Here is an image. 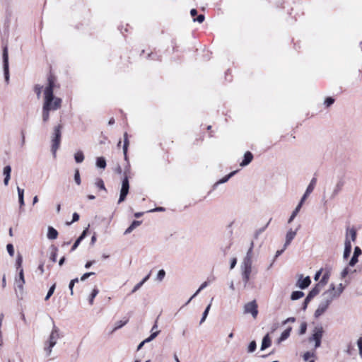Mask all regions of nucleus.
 Here are the masks:
<instances>
[{"label": "nucleus", "mask_w": 362, "mask_h": 362, "mask_svg": "<svg viewBox=\"0 0 362 362\" xmlns=\"http://www.w3.org/2000/svg\"><path fill=\"white\" fill-rule=\"evenodd\" d=\"M295 320H295V318H294V317H288V318H287V319L284 322V324H286V323H287V322H295Z\"/></svg>", "instance_id": "60"}, {"label": "nucleus", "mask_w": 362, "mask_h": 362, "mask_svg": "<svg viewBox=\"0 0 362 362\" xmlns=\"http://www.w3.org/2000/svg\"><path fill=\"white\" fill-rule=\"evenodd\" d=\"M18 195V202L20 204V206L22 207L24 206V189L17 187Z\"/></svg>", "instance_id": "28"}, {"label": "nucleus", "mask_w": 362, "mask_h": 362, "mask_svg": "<svg viewBox=\"0 0 362 362\" xmlns=\"http://www.w3.org/2000/svg\"><path fill=\"white\" fill-rule=\"evenodd\" d=\"M74 159L76 163H81L84 160V155L81 151H78L74 154Z\"/></svg>", "instance_id": "32"}, {"label": "nucleus", "mask_w": 362, "mask_h": 362, "mask_svg": "<svg viewBox=\"0 0 362 362\" xmlns=\"http://www.w3.org/2000/svg\"><path fill=\"white\" fill-rule=\"evenodd\" d=\"M238 172V170H235V171H233L231 172L230 173H229L228 175H226L225 177H223L222 179L219 180L218 182H216L215 184V186L218 185H220V184H223L225 182H226L230 177H232L236 173Z\"/></svg>", "instance_id": "29"}, {"label": "nucleus", "mask_w": 362, "mask_h": 362, "mask_svg": "<svg viewBox=\"0 0 362 362\" xmlns=\"http://www.w3.org/2000/svg\"><path fill=\"white\" fill-rule=\"evenodd\" d=\"M11 168L10 165H6L4 168L3 174L4 175V184L7 186L11 179Z\"/></svg>", "instance_id": "19"}, {"label": "nucleus", "mask_w": 362, "mask_h": 362, "mask_svg": "<svg viewBox=\"0 0 362 362\" xmlns=\"http://www.w3.org/2000/svg\"><path fill=\"white\" fill-rule=\"evenodd\" d=\"M96 166L104 169L106 167V160L103 157H98L96 160Z\"/></svg>", "instance_id": "33"}, {"label": "nucleus", "mask_w": 362, "mask_h": 362, "mask_svg": "<svg viewBox=\"0 0 362 362\" xmlns=\"http://www.w3.org/2000/svg\"><path fill=\"white\" fill-rule=\"evenodd\" d=\"M194 22L197 21L199 23H202L204 21V15H199L197 18H194L193 20Z\"/></svg>", "instance_id": "55"}, {"label": "nucleus", "mask_w": 362, "mask_h": 362, "mask_svg": "<svg viewBox=\"0 0 362 362\" xmlns=\"http://www.w3.org/2000/svg\"><path fill=\"white\" fill-rule=\"evenodd\" d=\"M328 288L334 293L335 297L338 298L343 293L345 286L341 283H340L337 286H336L334 284H329Z\"/></svg>", "instance_id": "12"}, {"label": "nucleus", "mask_w": 362, "mask_h": 362, "mask_svg": "<svg viewBox=\"0 0 362 362\" xmlns=\"http://www.w3.org/2000/svg\"><path fill=\"white\" fill-rule=\"evenodd\" d=\"M78 281V278H75L74 279H72L70 283H69V288L71 291V295H73L74 293V291H73V288L74 286V284L76 283H77Z\"/></svg>", "instance_id": "45"}, {"label": "nucleus", "mask_w": 362, "mask_h": 362, "mask_svg": "<svg viewBox=\"0 0 362 362\" xmlns=\"http://www.w3.org/2000/svg\"><path fill=\"white\" fill-rule=\"evenodd\" d=\"M322 286L317 283L315 285V286L313 288H312V290L308 294L307 301H310L313 298L319 294L320 291L322 290Z\"/></svg>", "instance_id": "15"}, {"label": "nucleus", "mask_w": 362, "mask_h": 362, "mask_svg": "<svg viewBox=\"0 0 362 362\" xmlns=\"http://www.w3.org/2000/svg\"><path fill=\"white\" fill-rule=\"evenodd\" d=\"M350 272L351 271L348 267L344 268L341 272V277L342 279L345 278Z\"/></svg>", "instance_id": "51"}, {"label": "nucleus", "mask_w": 362, "mask_h": 362, "mask_svg": "<svg viewBox=\"0 0 362 362\" xmlns=\"http://www.w3.org/2000/svg\"><path fill=\"white\" fill-rule=\"evenodd\" d=\"M141 221H134L132 224L126 229L124 231V235H127L131 233L136 227L140 226Z\"/></svg>", "instance_id": "26"}, {"label": "nucleus", "mask_w": 362, "mask_h": 362, "mask_svg": "<svg viewBox=\"0 0 362 362\" xmlns=\"http://www.w3.org/2000/svg\"><path fill=\"white\" fill-rule=\"evenodd\" d=\"M344 185V180L342 178H340L336 183L333 190L329 194H324L322 199V202L324 206L327 205V203L329 200L334 199V197L339 193V192L342 189V187Z\"/></svg>", "instance_id": "5"}, {"label": "nucleus", "mask_w": 362, "mask_h": 362, "mask_svg": "<svg viewBox=\"0 0 362 362\" xmlns=\"http://www.w3.org/2000/svg\"><path fill=\"white\" fill-rule=\"evenodd\" d=\"M323 335V328L321 326L315 327L311 336L309 337L308 341L310 342H315V348H318L321 345V339Z\"/></svg>", "instance_id": "7"}, {"label": "nucleus", "mask_w": 362, "mask_h": 362, "mask_svg": "<svg viewBox=\"0 0 362 362\" xmlns=\"http://www.w3.org/2000/svg\"><path fill=\"white\" fill-rule=\"evenodd\" d=\"M47 238L49 240H55L58 236L57 230L52 226H49L47 228Z\"/></svg>", "instance_id": "22"}, {"label": "nucleus", "mask_w": 362, "mask_h": 362, "mask_svg": "<svg viewBox=\"0 0 362 362\" xmlns=\"http://www.w3.org/2000/svg\"><path fill=\"white\" fill-rule=\"evenodd\" d=\"M88 228H86L81 233V235L80 236H81L82 238H83V239L86 238V236L87 235V232H88Z\"/></svg>", "instance_id": "62"}, {"label": "nucleus", "mask_w": 362, "mask_h": 362, "mask_svg": "<svg viewBox=\"0 0 362 362\" xmlns=\"http://www.w3.org/2000/svg\"><path fill=\"white\" fill-rule=\"evenodd\" d=\"M314 354L308 351L303 354V359L308 361L310 358L313 357Z\"/></svg>", "instance_id": "54"}, {"label": "nucleus", "mask_w": 362, "mask_h": 362, "mask_svg": "<svg viewBox=\"0 0 362 362\" xmlns=\"http://www.w3.org/2000/svg\"><path fill=\"white\" fill-rule=\"evenodd\" d=\"M6 250L11 257L14 255V247L12 244H8L6 245Z\"/></svg>", "instance_id": "46"}, {"label": "nucleus", "mask_w": 362, "mask_h": 362, "mask_svg": "<svg viewBox=\"0 0 362 362\" xmlns=\"http://www.w3.org/2000/svg\"><path fill=\"white\" fill-rule=\"evenodd\" d=\"M164 211V209L163 207H157L153 209H151L148 211L147 212H154V211Z\"/></svg>", "instance_id": "58"}, {"label": "nucleus", "mask_w": 362, "mask_h": 362, "mask_svg": "<svg viewBox=\"0 0 362 362\" xmlns=\"http://www.w3.org/2000/svg\"><path fill=\"white\" fill-rule=\"evenodd\" d=\"M78 219H79V215L77 213L75 212V213L73 214V219H72V221L71 222H67L66 225L69 226L72 223L78 221Z\"/></svg>", "instance_id": "49"}, {"label": "nucleus", "mask_w": 362, "mask_h": 362, "mask_svg": "<svg viewBox=\"0 0 362 362\" xmlns=\"http://www.w3.org/2000/svg\"><path fill=\"white\" fill-rule=\"evenodd\" d=\"M335 299H337V298L329 288L325 290L319 297L318 304L314 313V317L318 318L322 315Z\"/></svg>", "instance_id": "2"}, {"label": "nucleus", "mask_w": 362, "mask_h": 362, "mask_svg": "<svg viewBox=\"0 0 362 362\" xmlns=\"http://www.w3.org/2000/svg\"><path fill=\"white\" fill-rule=\"evenodd\" d=\"M54 83V78L52 76H49L47 84L43 90L42 119L45 122L48 121L50 111L57 110L61 107L62 99L53 94Z\"/></svg>", "instance_id": "1"}, {"label": "nucleus", "mask_w": 362, "mask_h": 362, "mask_svg": "<svg viewBox=\"0 0 362 362\" xmlns=\"http://www.w3.org/2000/svg\"><path fill=\"white\" fill-rule=\"evenodd\" d=\"M356 239V230L354 227H349L346 228L345 240H349L350 243L354 242Z\"/></svg>", "instance_id": "14"}, {"label": "nucleus", "mask_w": 362, "mask_h": 362, "mask_svg": "<svg viewBox=\"0 0 362 362\" xmlns=\"http://www.w3.org/2000/svg\"><path fill=\"white\" fill-rule=\"evenodd\" d=\"M149 341H146V339H144V341H142L138 346L137 347V350H139L142 348V346L146 344V343H148Z\"/></svg>", "instance_id": "59"}, {"label": "nucleus", "mask_w": 362, "mask_h": 362, "mask_svg": "<svg viewBox=\"0 0 362 362\" xmlns=\"http://www.w3.org/2000/svg\"><path fill=\"white\" fill-rule=\"evenodd\" d=\"M95 185L98 188L106 191V188L102 179L98 178L95 182Z\"/></svg>", "instance_id": "38"}, {"label": "nucleus", "mask_w": 362, "mask_h": 362, "mask_svg": "<svg viewBox=\"0 0 362 362\" xmlns=\"http://www.w3.org/2000/svg\"><path fill=\"white\" fill-rule=\"evenodd\" d=\"M243 311L245 314H250L255 319L258 315L257 304L255 300L247 303L244 305Z\"/></svg>", "instance_id": "8"}, {"label": "nucleus", "mask_w": 362, "mask_h": 362, "mask_svg": "<svg viewBox=\"0 0 362 362\" xmlns=\"http://www.w3.org/2000/svg\"><path fill=\"white\" fill-rule=\"evenodd\" d=\"M351 244L350 241L345 240L343 257L344 259L348 258L351 254Z\"/></svg>", "instance_id": "23"}, {"label": "nucleus", "mask_w": 362, "mask_h": 362, "mask_svg": "<svg viewBox=\"0 0 362 362\" xmlns=\"http://www.w3.org/2000/svg\"><path fill=\"white\" fill-rule=\"evenodd\" d=\"M99 291L98 288H94L88 297V302L90 305L93 304L94 298L98 294Z\"/></svg>", "instance_id": "34"}, {"label": "nucleus", "mask_w": 362, "mask_h": 362, "mask_svg": "<svg viewBox=\"0 0 362 362\" xmlns=\"http://www.w3.org/2000/svg\"><path fill=\"white\" fill-rule=\"evenodd\" d=\"M128 320H120V321H118L115 323V327L114 328V330H116L117 329H119L121 327H122L123 326H124L127 323Z\"/></svg>", "instance_id": "44"}, {"label": "nucleus", "mask_w": 362, "mask_h": 362, "mask_svg": "<svg viewBox=\"0 0 362 362\" xmlns=\"http://www.w3.org/2000/svg\"><path fill=\"white\" fill-rule=\"evenodd\" d=\"M42 86L40 85H37L35 86V91L37 95V98H40L41 92H42Z\"/></svg>", "instance_id": "52"}, {"label": "nucleus", "mask_w": 362, "mask_h": 362, "mask_svg": "<svg viewBox=\"0 0 362 362\" xmlns=\"http://www.w3.org/2000/svg\"><path fill=\"white\" fill-rule=\"evenodd\" d=\"M207 285H208V284H207V282H206V281H205V282L202 283V285L200 286V287L199 288V290H201V291H202V289H204V288H206V287L207 286Z\"/></svg>", "instance_id": "64"}, {"label": "nucleus", "mask_w": 362, "mask_h": 362, "mask_svg": "<svg viewBox=\"0 0 362 362\" xmlns=\"http://www.w3.org/2000/svg\"><path fill=\"white\" fill-rule=\"evenodd\" d=\"M254 247V243L252 242L250 243V247L248 249L245 257H244L243 262L240 264V269L242 272V276L243 279L245 282V286L249 281L250 279V275L252 273V250Z\"/></svg>", "instance_id": "4"}, {"label": "nucleus", "mask_w": 362, "mask_h": 362, "mask_svg": "<svg viewBox=\"0 0 362 362\" xmlns=\"http://www.w3.org/2000/svg\"><path fill=\"white\" fill-rule=\"evenodd\" d=\"M129 189V180L128 177L126 176L122 180V187L120 190L119 199L118 200V203H121L124 201Z\"/></svg>", "instance_id": "9"}, {"label": "nucleus", "mask_w": 362, "mask_h": 362, "mask_svg": "<svg viewBox=\"0 0 362 362\" xmlns=\"http://www.w3.org/2000/svg\"><path fill=\"white\" fill-rule=\"evenodd\" d=\"M93 263H94V262H93V261H89V262H86V264H85V267H86V269H88V268H90V267H91V265H92Z\"/></svg>", "instance_id": "63"}, {"label": "nucleus", "mask_w": 362, "mask_h": 362, "mask_svg": "<svg viewBox=\"0 0 362 362\" xmlns=\"http://www.w3.org/2000/svg\"><path fill=\"white\" fill-rule=\"evenodd\" d=\"M236 264H237V259L235 257H233L230 262V269H233L235 267Z\"/></svg>", "instance_id": "57"}, {"label": "nucleus", "mask_w": 362, "mask_h": 362, "mask_svg": "<svg viewBox=\"0 0 362 362\" xmlns=\"http://www.w3.org/2000/svg\"><path fill=\"white\" fill-rule=\"evenodd\" d=\"M74 181L76 183V185H81V177H80L79 171H78V169H76L75 170Z\"/></svg>", "instance_id": "43"}, {"label": "nucleus", "mask_w": 362, "mask_h": 362, "mask_svg": "<svg viewBox=\"0 0 362 362\" xmlns=\"http://www.w3.org/2000/svg\"><path fill=\"white\" fill-rule=\"evenodd\" d=\"M310 283L311 281L309 276L303 278V276H301L300 278L298 280L297 286L301 289H305L309 286Z\"/></svg>", "instance_id": "16"}, {"label": "nucleus", "mask_w": 362, "mask_h": 362, "mask_svg": "<svg viewBox=\"0 0 362 362\" xmlns=\"http://www.w3.org/2000/svg\"><path fill=\"white\" fill-rule=\"evenodd\" d=\"M3 62H4V71L5 80L6 82L9 81V71H8V54L7 47H4L3 50Z\"/></svg>", "instance_id": "10"}, {"label": "nucleus", "mask_w": 362, "mask_h": 362, "mask_svg": "<svg viewBox=\"0 0 362 362\" xmlns=\"http://www.w3.org/2000/svg\"><path fill=\"white\" fill-rule=\"evenodd\" d=\"M25 284L23 269H21L19 271L18 278L16 279V285L19 290H23Z\"/></svg>", "instance_id": "17"}, {"label": "nucleus", "mask_w": 362, "mask_h": 362, "mask_svg": "<svg viewBox=\"0 0 362 362\" xmlns=\"http://www.w3.org/2000/svg\"><path fill=\"white\" fill-rule=\"evenodd\" d=\"M211 303L209 305H208V306L206 308L205 310L204 311V313L202 314V317L200 320V324H202L206 320L207 315L209 314V310L211 308Z\"/></svg>", "instance_id": "36"}, {"label": "nucleus", "mask_w": 362, "mask_h": 362, "mask_svg": "<svg viewBox=\"0 0 362 362\" xmlns=\"http://www.w3.org/2000/svg\"><path fill=\"white\" fill-rule=\"evenodd\" d=\"M165 276V272L163 269H160L158 271L156 275V280L159 282H161Z\"/></svg>", "instance_id": "37"}, {"label": "nucleus", "mask_w": 362, "mask_h": 362, "mask_svg": "<svg viewBox=\"0 0 362 362\" xmlns=\"http://www.w3.org/2000/svg\"><path fill=\"white\" fill-rule=\"evenodd\" d=\"M22 262H23V257L20 254H18L17 256V258H16V264L17 269L19 271L21 269H22L21 268Z\"/></svg>", "instance_id": "42"}, {"label": "nucleus", "mask_w": 362, "mask_h": 362, "mask_svg": "<svg viewBox=\"0 0 362 362\" xmlns=\"http://www.w3.org/2000/svg\"><path fill=\"white\" fill-rule=\"evenodd\" d=\"M55 288H56V284H54L49 289L48 292H47V296H45V300H47L49 299V298L51 297V296L54 293V290H55Z\"/></svg>", "instance_id": "41"}, {"label": "nucleus", "mask_w": 362, "mask_h": 362, "mask_svg": "<svg viewBox=\"0 0 362 362\" xmlns=\"http://www.w3.org/2000/svg\"><path fill=\"white\" fill-rule=\"evenodd\" d=\"M257 344L255 341H252L247 346V352L252 353L256 350Z\"/></svg>", "instance_id": "40"}, {"label": "nucleus", "mask_w": 362, "mask_h": 362, "mask_svg": "<svg viewBox=\"0 0 362 362\" xmlns=\"http://www.w3.org/2000/svg\"><path fill=\"white\" fill-rule=\"evenodd\" d=\"M285 250L286 249H284V247L282 250L276 251V255H275V258H276L279 255H281Z\"/></svg>", "instance_id": "61"}, {"label": "nucleus", "mask_w": 362, "mask_h": 362, "mask_svg": "<svg viewBox=\"0 0 362 362\" xmlns=\"http://www.w3.org/2000/svg\"><path fill=\"white\" fill-rule=\"evenodd\" d=\"M143 282L140 281L139 283H138L137 284H136L132 291V293H135L136 291H138L143 285Z\"/></svg>", "instance_id": "53"}, {"label": "nucleus", "mask_w": 362, "mask_h": 362, "mask_svg": "<svg viewBox=\"0 0 362 362\" xmlns=\"http://www.w3.org/2000/svg\"><path fill=\"white\" fill-rule=\"evenodd\" d=\"M253 159V156L250 151H247L244 154L243 160L240 163L241 167L249 165Z\"/></svg>", "instance_id": "18"}, {"label": "nucleus", "mask_w": 362, "mask_h": 362, "mask_svg": "<svg viewBox=\"0 0 362 362\" xmlns=\"http://www.w3.org/2000/svg\"><path fill=\"white\" fill-rule=\"evenodd\" d=\"M151 332V334L148 338L146 339V341H151L158 335L160 331L158 329L157 322H156L152 327Z\"/></svg>", "instance_id": "21"}, {"label": "nucleus", "mask_w": 362, "mask_h": 362, "mask_svg": "<svg viewBox=\"0 0 362 362\" xmlns=\"http://www.w3.org/2000/svg\"><path fill=\"white\" fill-rule=\"evenodd\" d=\"M357 347L358 349V354L360 358L362 359V337H360L356 342Z\"/></svg>", "instance_id": "39"}, {"label": "nucleus", "mask_w": 362, "mask_h": 362, "mask_svg": "<svg viewBox=\"0 0 362 362\" xmlns=\"http://www.w3.org/2000/svg\"><path fill=\"white\" fill-rule=\"evenodd\" d=\"M334 102V100L331 98V97H329V98H327L324 102V104L327 106V107H329L331 105H332Z\"/></svg>", "instance_id": "48"}, {"label": "nucleus", "mask_w": 362, "mask_h": 362, "mask_svg": "<svg viewBox=\"0 0 362 362\" xmlns=\"http://www.w3.org/2000/svg\"><path fill=\"white\" fill-rule=\"evenodd\" d=\"M291 331V327H288V329L284 330L281 333V337L279 339V343L286 340L289 337Z\"/></svg>", "instance_id": "31"}, {"label": "nucleus", "mask_w": 362, "mask_h": 362, "mask_svg": "<svg viewBox=\"0 0 362 362\" xmlns=\"http://www.w3.org/2000/svg\"><path fill=\"white\" fill-rule=\"evenodd\" d=\"M271 345V339L268 334L264 336V337L262 339V344H261V350L263 351L266 349L267 348L269 347Z\"/></svg>", "instance_id": "27"}, {"label": "nucleus", "mask_w": 362, "mask_h": 362, "mask_svg": "<svg viewBox=\"0 0 362 362\" xmlns=\"http://www.w3.org/2000/svg\"><path fill=\"white\" fill-rule=\"evenodd\" d=\"M129 146V140H128V134L127 132L124 134V146H123V153L124 155V158H127V148Z\"/></svg>", "instance_id": "30"}, {"label": "nucleus", "mask_w": 362, "mask_h": 362, "mask_svg": "<svg viewBox=\"0 0 362 362\" xmlns=\"http://www.w3.org/2000/svg\"><path fill=\"white\" fill-rule=\"evenodd\" d=\"M361 254V250L358 247L354 249V255L351 257L349 264L351 267L354 266L358 262V257Z\"/></svg>", "instance_id": "20"}, {"label": "nucleus", "mask_w": 362, "mask_h": 362, "mask_svg": "<svg viewBox=\"0 0 362 362\" xmlns=\"http://www.w3.org/2000/svg\"><path fill=\"white\" fill-rule=\"evenodd\" d=\"M94 274H95L94 272H87V273H85L81 277V281H83L86 280L89 276H90L92 275H94Z\"/></svg>", "instance_id": "50"}, {"label": "nucleus", "mask_w": 362, "mask_h": 362, "mask_svg": "<svg viewBox=\"0 0 362 362\" xmlns=\"http://www.w3.org/2000/svg\"><path fill=\"white\" fill-rule=\"evenodd\" d=\"M297 233V230H293V229L290 228L286 235L285 238V243H284V249H286V247L291 244L292 240L295 238Z\"/></svg>", "instance_id": "13"}, {"label": "nucleus", "mask_w": 362, "mask_h": 362, "mask_svg": "<svg viewBox=\"0 0 362 362\" xmlns=\"http://www.w3.org/2000/svg\"><path fill=\"white\" fill-rule=\"evenodd\" d=\"M316 182H317V180L315 177H313L310 180V182L309 183L308 186L307 187L306 190L299 203L303 204V203L305 202V201L308 198V197L313 192V190L315 187V185H316Z\"/></svg>", "instance_id": "11"}, {"label": "nucleus", "mask_w": 362, "mask_h": 362, "mask_svg": "<svg viewBox=\"0 0 362 362\" xmlns=\"http://www.w3.org/2000/svg\"><path fill=\"white\" fill-rule=\"evenodd\" d=\"M304 296V293L300 291H293L291 293V298L292 300H296L301 298Z\"/></svg>", "instance_id": "35"}, {"label": "nucleus", "mask_w": 362, "mask_h": 362, "mask_svg": "<svg viewBox=\"0 0 362 362\" xmlns=\"http://www.w3.org/2000/svg\"><path fill=\"white\" fill-rule=\"evenodd\" d=\"M330 277V272L329 270L325 271V272L323 274L322 279L318 282L320 285H321L322 287L326 285L328 283V281Z\"/></svg>", "instance_id": "25"}, {"label": "nucleus", "mask_w": 362, "mask_h": 362, "mask_svg": "<svg viewBox=\"0 0 362 362\" xmlns=\"http://www.w3.org/2000/svg\"><path fill=\"white\" fill-rule=\"evenodd\" d=\"M61 337L60 329L56 326L54 322H52V328L49 334L47 339L43 344V352L45 356L48 358L52 356V349L57 344L58 340Z\"/></svg>", "instance_id": "3"}, {"label": "nucleus", "mask_w": 362, "mask_h": 362, "mask_svg": "<svg viewBox=\"0 0 362 362\" xmlns=\"http://www.w3.org/2000/svg\"><path fill=\"white\" fill-rule=\"evenodd\" d=\"M303 204H300V203H298V205L296 206V207L295 208V209L293 211L291 216L289 217L288 220V223H291L293 220L294 218L296 217V216L298 215V214L299 213L301 207H302Z\"/></svg>", "instance_id": "24"}, {"label": "nucleus", "mask_w": 362, "mask_h": 362, "mask_svg": "<svg viewBox=\"0 0 362 362\" xmlns=\"http://www.w3.org/2000/svg\"><path fill=\"white\" fill-rule=\"evenodd\" d=\"M322 269H320L319 271H317L316 272V274H315V276H314V280L315 281H318L320 277V275L322 274Z\"/></svg>", "instance_id": "56"}, {"label": "nucleus", "mask_w": 362, "mask_h": 362, "mask_svg": "<svg viewBox=\"0 0 362 362\" xmlns=\"http://www.w3.org/2000/svg\"><path fill=\"white\" fill-rule=\"evenodd\" d=\"M61 141V127L59 125L54 129L53 138L52 139L51 151L53 157L55 158L57 156V151L59 148Z\"/></svg>", "instance_id": "6"}, {"label": "nucleus", "mask_w": 362, "mask_h": 362, "mask_svg": "<svg viewBox=\"0 0 362 362\" xmlns=\"http://www.w3.org/2000/svg\"><path fill=\"white\" fill-rule=\"evenodd\" d=\"M306 329H307V324L306 322H302L300 324V331H299V334H304L305 332H306Z\"/></svg>", "instance_id": "47"}]
</instances>
